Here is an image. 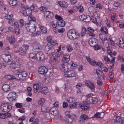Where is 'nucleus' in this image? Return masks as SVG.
<instances>
[{
  "label": "nucleus",
  "mask_w": 124,
  "mask_h": 124,
  "mask_svg": "<svg viewBox=\"0 0 124 124\" xmlns=\"http://www.w3.org/2000/svg\"><path fill=\"white\" fill-rule=\"evenodd\" d=\"M115 15L114 13H112L111 15V18L112 21H114L115 19Z\"/></svg>",
  "instance_id": "obj_61"
},
{
  "label": "nucleus",
  "mask_w": 124,
  "mask_h": 124,
  "mask_svg": "<svg viewBox=\"0 0 124 124\" xmlns=\"http://www.w3.org/2000/svg\"><path fill=\"white\" fill-rule=\"evenodd\" d=\"M14 21V19L12 18L11 19L8 20V23L10 25L15 26L16 25H17L18 23L17 22H15Z\"/></svg>",
  "instance_id": "obj_22"
},
{
  "label": "nucleus",
  "mask_w": 124,
  "mask_h": 124,
  "mask_svg": "<svg viewBox=\"0 0 124 124\" xmlns=\"http://www.w3.org/2000/svg\"><path fill=\"white\" fill-rule=\"evenodd\" d=\"M38 71L40 74H43L47 72V69L45 67H41L39 68Z\"/></svg>",
  "instance_id": "obj_16"
},
{
  "label": "nucleus",
  "mask_w": 124,
  "mask_h": 124,
  "mask_svg": "<svg viewBox=\"0 0 124 124\" xmlns=\"http://www.w3.org/2000/svg\"><path fill=\"white\" fill-rule=\"evenodd\" d=\"M51 55L50 58V61L52 62H55L57 61V58L55 57L54 55V53H52L51 54Z\"/></svg>",
  "instance_id": "obj_29"
},
{
  "label": "nucleus",
  "mask_w": 124,
  "mask_h": 124,
  "mask_svg": "<svg viewBox=\"0 0 124 124\" xmlns=\"http://www.w3.org/2000/svg\"><path fill=\"white\" fill-rule=\"evenodd\" d=\"M95 64L96 65H98L101 68H102L103 66V64L101 62H95Z\"/></svg>",
  "instance_id": "obj_50"
},
{
  "label": "nucleus",
  "mask_w": 124,
  "mask_h": 124,
  "mask_svg": "<svg viewBox=\"0 0 124 124\" xmlns=\"http://www.w3.org/2000/svg\"><path fill=\"white\" fill-rule=\"evenodd\" d=\"M77 105V102H74L73 104L70 105H69L70 108H74L76 107Z\"/></svg>",
  "instance_id": "obj_53"
},
{
  "label": "nucleus",
  "mask_w": 124,
  "mask_h": 124,
  "mask_svg": "<svg viewBox=\"0 0 124 124\" xmlns=\"http://www.w3.org/2000/svg\"><path fill=\"white\" fill-rule=\"evenodd\" d=\"M15 106L17 108H20L22 106V104L19 103H16L15 104Z\"/></svg>",
  "instance_id": "obj_60"
},
{
  "label": "nucleus",
  "mask_w": 124,
  "mask_h": 124,
  "mask_svg": "<svg viewBox=\"0 0 124 124\" xmlns=\"http://www.w3.org/2000/svg\"><path fill=\"white\" fill-rule=\"evenodd\" d=\"M60 68L62 71L64 72V73L66 72L68 69L67 65L66 63L61 64L60 66Z\"/></svg>",
  "instance_id": "obj_17"
},
{
  "label": "nucleus",
  "mask_w": 124,
  "mask_h": 124,
  "mask_svg": "<svg viewBox=\"0 0 124 124\" xmlns=\"http://www.w3.org/2000/svg\"><path fill=\"white\" fill-rule=\"evenodd\" d=\"M92 82L89 80H86L85 81V85L88 87L89 86V85H90Z\"/></svg>",
  "instance_id": "obj_57"
},
{
  "label": "nucleus",
  "mask_w": 124,
  "mask_h": 124,
  "mask_svg": "<svg viewBox=\"0 0 124 124\" xmlns=\"http://www.w3.org/2000/svg\"><path fill=\"white\" fill-rule=\"evenodd\" d=\"M96 70L98 75H101L102 77L103 78L104 74L102 71L98 69H96Z\"/></svg>",
  "instance_id": "obj_35"
},
{
  "label": "nucleus",
  "mask_w": 124,
  "mask_h": 124,
  "mask_svg": "<svg viewBox=\"0 0 124 124\" xmlns=\"http://www.w3.org/2000/svg\"><path fill=\"white\" fill-rule=\"evenodd\" d=\"M52 48V46L49 44H47L45 46V49L47 51H49Z\"/></svg>",
  "instance_id": "obj_46"
},
{
  "label": "nucleus",
  "mask_w": 124,
  "mask_h": 124,
  "mask_svg": "<svg viewBox=\"0 0 124 124\" xmlns=\"http://www.w3.org/2000/svg\"><path fill=\"white\" fill-rule=\"evenodd\" d=\"M64 75L66 77H73L75 76V74L73 71L71 70L68 71L64 73Z\"/></svg>",
  "instance_id": "obj_11"
},
{
  "label": "nucleus",
  "mask_w": 124,
  "mask_h": 124,
  "mask_svg": "<svg viewBox=\"0 0 124 124\" xmlns=\"http://www.w3.org/2000/svg\"><path fill=\"white\" fill-rule=\"evenodd\" d=\"M91 94H89L87 96V101L91 103L95 104L98 101L97 99L95 97H93L91 96Z\"/></svg>",
  "instance_id": "obj_7"
},
{
  "label": "nucleus",
  "mask_w": 124,
  "mask_h": 124,
  "mask_svg": "<svg viewBox=\"0 0 124 124\" xmlns=\"http://www.w3.org/2000/svg\"><path fill=\"white\" fill-rule=\"evenodd\" d=\"M66 116L67 117L66 121L69 123H71L73 119L76 118V115L74 114H72L71 115L69 114H67Z\"/></svg>",
  "instance_id": "obj_9"
},
{
  "label": "nucleus",
  "mask_w": 124,
  "mask_h": 124,
  "mask_svg": "<svg viewBox=\"0 0 124 124\" xmlns=\"http://www.w3.org/2000/svg\"><path fill=\"white\" fill-rule=\"evenodd\" d=\"M5 118L10 117L11 116V114L9 113L6 112L4 113Z\"/></svg>",
  "instance_id": "obj_58"
},
{
  "label": "nucleus",
  "mask_w": 124,
  "mask_h": 124,
  "mask_svg": "<svg viewBox=\"0 0 124 124\" xmlns=\"http://www.w3.org/2000/svg\"><path fill=\"white\" fill-rule=\"evenodd\" d=\"M100 30L101 32H104L106 34H107L108 33L107 31L108 29L105 26L101 27V29Z\"/></svg>",
  "instance_id": "obj_42"
},
{
  "label": "nucleus",
  "mask_w": 124,
  "mask_h": 124,
  "mask_svg": "<svg viewBox=\"0 0 124 124\" xmlns=\"http://www.w3.org/2000/svg\"><path fill=\"white\" fill-rule=\"evenodd\" d=\"M56 23L58 26L62 27H64L65 24V21L62 20H62H58Z\"/></svg>",
  "instance_id": "obj_24"
},
{
  "label": "nucleus",
  "mask_w": 124,
  "mask_h": 124,
  "mask_svg": "<svg viewBox=\"0 0 124 124\" xmlns=\"http://www.w3.org/2000/svg\"><path fill=\"white\" fill-rule=\"evenodd\" d=\"M32 12L29 8H26L24 11L23 14L26 16H28L31 14Z\"/></svg>",
  "instance_id": "obj_20"
},
{
  "label": "nucleus",
  "mask_w": 124,
  "mask_h": 124,
  "mask_svg": "<svg viewBox=\"0 0 124 124\" xmlns=\"http://www.w3.org/2000/svg\"><path fill=\"white\" fill-rule=\"evenodd\" d=\"M39 28L42 32L45 33L47 32V30L46 28L44 26H40Z\"/></svg>",
  "instance_id": "obj_45"
},
{
  "label": "nucleus",
  "mask_w": 124,
  "mask_h": 124,
  "mask_svg": "<svg viewBox=\"0 0 124 124\" xmlns=\"http://www.w3.org/2000/svg\"><path fill=\"white\" fill-rule=\"evenodd\" d=\"M89 32H94V30L91 27H88L87 28Z\"/></svg>",
  "instance_id": "obj_63"
},
{
  "label": "nucleus",
  "mask_w": 124,
  "mask_h": 124,
  "mask_svg": "<svg viewBox=\"0 0 124 124\" xmlns=\"http://www.w3.org/2000/svg\"><path fill=\"white\" fill-rule=\"evenodd\" d=\"M86 29L85 27H83L82 29V32L81 33V36H84L86 33Z\"/></svg>",
  "instance_id": "obj_37"
},
{
  "label": "nucleus",
  "mask_w": 124,
  "mask_h": 124,
  "mask_svg": "<svg viewBox=\"0 0 124 124\" xmlns=\"http://www.w3.org/2000/svg\"><path fill=\"white\" fill-rule=\"evenodd\" d=\"M59 4L60 6L63 7H67L68 6V4L65 1L59 2Z\"/></svg>",
  "instance_id": "obj_31"
},
{
  "label": "nucleus",
  "mask_w": 124,
  "mask_h": 124,
  "mask_svg": "<svg viewBox=\"0 0 124 124\" xmlns=\"http://www.w3.org/2000/svg\"><path fill=\"white\" fill-rule=\"evenodd\" d=\"M80 121L82 122H84L86 119H89V117L85 114H82L80 116Z\"/></svg>",
  "instance_id": "obj_21"
},
{
  "label": "nucleus",
  "mask_w": 124,
  "mask_h": 124,
  "mask_svg": "<svg viewBox=\"0 0 124 124\" xmlns=\"http://www.w3.org/2000/svg\"><path fill=\"white\" fill-rule=\"evenodd\" d=\"M17 72L21 73L22 76L24 77H26L27 75V72L24 70H22L21 69H20Z\"/></svg>",
  "instance_id": "obj_23"
},
{
  "label": "nucleus",
  "mask_w": 124,
  "mask_h": 124,
  "mask_svg": "<svg viewBox=\"0 0 124 124\" xmlns=\"http://www.w3.org/2000/svg\"><path fill=\"white\" fill-rule=\"evenodd\" d=\"M20 61L17 60L15 61L14 62L11 63L10 65V67L12 69L14 70L17 71L20 69Z\"/></svg>",
  "instance_id": "obj_4"
},
{
  "label": "nucleus",
  "mask_w": 124,
  "mask_h": 124,
  "mask_svg": "<svg viewBox=\"0 0 124 124\" xmlns=\"http://www.w3.org/2000/svg\"><path fill=\"white\" fill-rule=\"evenodd\" d=\"M88 87L92 91H93L94 90L95 87L94 84L92 83L90 85H89V86Z\"/></svg>",
  "instance_id": "obj_52"
},
{
  "label": "nucleus",
  "mask_w": 124,
  "mask_h": 124,
  "mask_svg": "<svg viewBox=\"0 0 124 124\" xmlns=\"http://www.w3.org/2000/svg\"><path fill=\"white\" fill-rule=\"evenodd\" d=\"M28 20L30 21H32L35 22L36 19L33 16H30L28 18Z\"/></svg>",
  "instance_id": "obj_44"
},
{
  "label": "nucleus",
  "mask_w": 124,
  "mask_h": 124,
  "mask_svg": "<svg viewBox=\"0 0 124 124\" xmlns=\"http://www.w3.org/2000/svg\"><path fill=\"white\" fill-rule=\"evenodd\" d=\"M99 35L101 39L102 42H105V41H108L106 36L105 35L100 34Z\"/></svg>",
  "instance_id": "obj_25"
},
{
  "label": "nucleus",
  "mask_w": 124,
  "mask_h": 124,
  "mask_svg": "<svg viewBox=\"0 0 124 124\" xmlns=\"http://www.w3.org/2000/svg\"><path fill=\"white\" fill-rule=\"evenodd\" d=\"M78 10L80 13L83 12L84 11V8L82 5H80L78 7Z\"/></svg>",
  "instance_id": "obj_47"
},
{
  "label": "nucleus",
  "mask_w": 124,
  "mask_h": 124,
  "mask_svg": "<svg viewBox=\"0 0 124 124\" xmlns=\"http://www.w3.org/2000/svg\"><path fill=\"white\" fill-rule=\"evenodd\" d=\"M65 88L66 89L68 90H71V87L69 84H67L65 86Z\"/></svg>",
  "instance_id": "obj_64"
},
{
  "label": "nucleus",
  "mask_w": 124,
  "mask_h": 124,
  "mask_svg": "<svg viewBox=\"0 0 124 124\" xmlns=\"http://www.w3.org/2000/svg\"><path fill=\"white\" fill-rule=\"evenodd\" d=\"M13 16L12 14H11L10 15H7L5 16V17L6 19L9 20L12 18V17Z\"/></svg>",
  "instance_id": "obj_51"
},
{
  "label": "nucleus",
  "mask_w": 124,
  "mask_h": 124,
  "mask_svg": "<svg viewBox=\"0 0 124 124\" xmlns=\"http://www.w3.org/2000/svg\"><path fill=\"white\" fill-rule=\"evenodd\" d=\"M119 42L118 44L119 46L122 48H124V40L122 38H120L118 39Z\"/></svg>",
  "instance_id": "obj_18"
},
{
  "label": "nucleus",
  "mask_w": 124,
  "mask_h": 124,
  "mask_svg": "<svg viewBox=\"0 0 124 124\" xmlns=\"http://www.w3.org/2000/svg\"><path fill=\"white\" fill-rule=\"evenodd\" d=\"M95 8V7L92 6L89 8L88 9L89 12L90 13H93L94 12Z\"/></svg>",
  "instance_id": "obj_43"
},
{
  "label": "nucleus",
  "mask_w": 124,
  "mask_h": 124,
  "mask_svg": "<svg viewBox=\"0 0 124 124\" xmlns=\"http://www.w3.org/2000/svg\"><path fill=\"white\" fill-rule=\"evenodd\" d=\"M36 23L35 22L34 23L29 22L26 23L25 26L28 32L33 33L36 31Z\"/></svg>",
  "instance_id": "obj_2"
},
{
  "label": "nucleus",
  "mask_w": 124,
  "mask_h": 124,
  "mask_svg": "<svg viewBox=\"0 0 124 124\" xmlns=\"http://www.w3.org/2000/svg\"><path fill=\"white\" fill-rule=\"evenodd\" d=\"M33 48L34 49H40L41 48L40 44L38 43H35L33 45Z\"/></svg>",
  "instance_id": "obj_32"
},
{
  "label": "nucleus",
  "mask_w": 124,
  "mask_h": 124,
  "mask_svg": "<svg viewBox=\"0 0 124 124\" xmlns=\"http://www.w3.org/2000/svg\"><path fill=\"white\" fill-rule=\"evenodd\" d=\"M93 49L96 50H98L100 49V46L98 44L93 46Z\"/></svg>",
  "instance_id": "obj_59"
},
{
  "label": "nucleus",
  "mask_w": 124,
  "mask_h": 124,
  "mask_svg": "<svg viewBox=\"0 0 124 124\" xmlns=\"http://www.w3.org/2000/svg\"><path fill=\"white\" fill-rule=\"evenodd\" d=\"M113 119L115 121L117 122H119L121 120V119L119 116H114L113 117Z\"/></svg>",
  "instance_id": "obj_39"
},
{
  "label": "nucleus",
  "mask_w": 124,
  "mask_h": 124,
  "mask_svg": "<svg viewBox=\"0 0 124 124\" xmlns=\"http://www.w3.org/2000/svg\"><path fill=\"white\" fill-rule=\"evenodd\" d=\"M63 58L62 59L63 61L65 62H68L70 60V56L69 54L67 53L64 54V55H63Z\"/></svg>",
  "instance_id": "obj_14"
},
{
  "label": "nucleus",
  "mask_w": 124,
  "mask_h": 124,
  "mask_svg": "<svg viewBox=\"0 0 124 124\" xmlns=\"http://www.w3.org/2000/svg\"><path fill=\"white\" fill-rule=\"evenodd\" d=\"M14 77H15L16 78L18 79H21L22 78V75L21 74H16L15 75Z\"/></svg>",
  "instance_id": "obj_49"
},
{
  "label": "nucleus",
  "mask_w": 124,
  "mask_h": 124,
  "mask_svg": "<svg viewBox=\"0 0 124 124\" xmlns=\"http://www.w3.org/2000/svg\"><path fill=\"white\" fill-rule=\"evenodd\" d=\"M16 97V93L14 92H11L9 93L7 96V98L10 101H12L15 99Z\"/></svg>",
  "instance_id": "obj_10"
},
{
  "label": "nucleus",
  "mask_w": 124,
  "mask_h": 124,
  "mask_svg": "<svg viewBox=\"0 0 124 124\" xmlns=\"http://www.w3.org/2000/svg\"><path fill=\"white\" fill-rule=\"evenodd\" d=\"M8 40L10 43H13L15 41V39L13 36H11L9 38Z\"/></svg>",
  "instance_id": "obj_38"
},
{
  "label": "nucleus",
  "mask_w": 124,
  "mask_h": 124,
  "mask_svg": "<svg viewBox=\"0 0 124 124\" xmlns=\"http://www.w3.org/2000/svg\"><path fill=\"white\" fill-rule=\"evenodd\" d=\"M79 18L82 20L85 21V22H88L90 20V17L88 15H83L79 16Z\"/></svg>",
  "instance_id": "obj_13"
},
{
  "label": "nucleus",
  "mask_w": 124,
  "mask_h": 124,
  "mask_svg": "<svg viewBox=\"0 0 124 124\" xmlns=\"http://www.w3.org/2000/svg\"><path fill=\"white\" fill-rule=\"evenodd\" d=\"M54 53V55L56 57H59L60 56H62L64 55V52L63 51H61L60 53L59 51H55Z\"/></svg>",
  "instance_id": "obj_19"
},
{
  "label": "nucleus",
  "mask_w": 124,
  "mask_h": 124,
  "mask_svg": "<svg viewBox=\"0 0 124 124\" xmlns=\"http://www.w3.org/2000/svg\"><path fill=\"white\" fill-rule=\"evenodd\" d=\"M50 111L52 115L54 116L57 115L58 113V111L54 109V107L50 109Z\"/></svg>",
  "instance_id": "obj_27"
},
{
  "label": "nucleus",
  "mask_w": 124,
  "mask_h": 124,
  "mask_svg": "<svg viewBox=\"0 0 124 124\" xmlns=\"http://www.w3.org/2000/svg\"><path fill=\"white\" fill-rule=\"evenodd\" d=\"M104 114L103 112H97L92 117V118H102L104 116Z\"/></svg>",
  "instance_id": "obj_15"
},
{
  "label": "nucleus",
  "mask_w": 124,
  "mask_h": 124,
  "mask_svg": "<svg viewBox=\"0 0 124 124\" xmlns=\"http://www.w3.org/2000/svg\"><path fill=\"white\" fill-rule=\"evenodd\" d=\"M19 23L20 24V27H22L24 24V21L23 19H21L20 20Z\"/></svg>",
  "instance_id": "obj_56"
},
{
  "label": "nucleus",
  "mask_w": 124,
  "mask_h": 124,
  "mask_svg": "<svg viewBox=\"0 0 124 124\" xmlns=\"http://www.w3.org/2000/svg\"><path fill=\"white\" fill-rule=\"evenodd\" d=\"M67 36L70 39H75L78 38L79 36V33L74 29H71L68 32Z\"/></svg>",
  "instance_id": "obj_3"
},
{
  "label": "nucleus",
  "mask_w": 124,
  "mask_h": 124,
  "mask_svg": "<svg viewBox=\"0 0 124 124\" xmlns=\"http://www.w3.org/2000/svg\"><path fill=\"white\" fill-rule=\"evenodd\" d=\"M53 13L51 12L47 11L44 13V16L47 20H50L52 19L54 17Z\"/></svg>",
  "instance_id": "obj_8"
},
{
  "label": "nucleus",
  "mask_w": 124,
  "mask_h": 124,
  "mask_svg": "<svg viewBox=\"0 0 124 124\" xmlns=\"http://www.w3.org/2000/svg\"><path fill=\"white\" fill-rule=\"evenodd\" d=\"M5 78L8 79H12L14 78V77H13L12 75H9L6 76H5Z\"/></svg>",
  "instance_id": "obj_55"
},
{
  "label": "nucleus",
  "mask_w": 124,
  "mask_h": 124,
  "mask_svg": "<svg viewBox=\"0 0 124 124\" xmlns=\"http://www.w3.org/2000/svg\"><path fill=\"white\" fill-rule=\"evenodd\" d=\"M33 87L34 89V92H38L39 93L38 90L41 88V87L39 84H34L33 85Z\"/></svg>",
  "instance_id": "obj_26"
},
{
  "label": "nucleus",
  "mask_w": 124,
  "mask_h": 124,
  "mask_svg": "<svg viewBox=\"0 0 124 124\" xmlns=\"http://www.w3.org/2000/svg\"><path fill=\"white\" fill-rule=\"evenodd\" d=\"M39 93H41L43 95H45L47 94L48 92V88L46 87H41L38 90Z\"/></svg>",
  "instance_id": "obj_12"
},
{
  "label": "nucleus",
  "mask_w": 124,
  "mask_h": 124,
  "mask_svg": "<svg viewBox=\"0 0 124 124\" xmlns=\"http://www.w3.org/2000/svg\"><path fill=\"white\" fill-rule=\"evenodd\" d=\"M39 119L37 118H36L35 119V121L32 122L31 124H39Z\"/></svg>",
  "instance_id": "obj_62"
},
{
  "label": "nucleus",
  "mask_w": 124,
  "mask_h": 124,
  "mask_svg": "<svg viewBox=\"0 0 124 124\" xmlns=\"http://www.w3.org/2000/svg\"><path fill=\"white\" fill-rule=\"evenodd\" d=\"M89 105L88 104H83L81 105V108L83 110H86L89 108Z\"/></svg>",
  "instance_id": "obj_36"
},
{
  "label": "nucleus",
  "mask_w": 124,
  "mask_h": 124,
  "mask_svg": "<svg viewBox=\"0 0 124 124\" xmlns=\"http://www.w3.org/2000/svg\"><path fill=\"white\" fill-rule=\"evenodd\" d=\"M15 31L16 34H19L20 32V30L19 28L18 24L14 26Z\"/></svg>",
  "instance_id": "obj_33"
},
{
  "label": "nucleus",
  "mask_w": 124,
  "mask_h": 124,
  "mask_svg": "<svg viewBox=\"0 0 124 124\" xmlns=\"http://www.w3.org/2000/svg\"><path fill=\"white\" fill-rule=\"evenodd\" d=\"M8 31V27H5L3 29L1 30V32H0V33L2 34L3 33L7 32Z\"/></svg>",
  "instance_id": "obj_41"
},
{
  "label": "nucleus",
  "mask_w": 124,
  "mask_h": 124,
  "mask_svg": "<svg viewBox=\"0 0 124 124\" xmlns=\"http://www.w3.org/2000/svg\"><path fill=\"white\" fill-rule=\"evenodd\" d=\"M93 39H90L89 41L88 42L90 45L91 46H93L95 42L93 41Z\"/></svg>",
  "instance_id": "obj_48"
},
{
  "label": "nucleus",
  "mask_w": 124,
  "mask_h": 124,
  "mask_svg": "<svg viewBox=\"0 0 124 124\" xmlns=\"http://www.w3.org/2000/svg\"><path fill=\"white\" fill-rule=\"evenodd\" d=\"M9 4L12 6H15L17 5V1L16 0H9L8 1Z\"/></svg>",
  "instance_id": "obj_30"
},
{
  "label": "nucleus",
  "mask_w": 124,
  "mask_h": 124,
  "mask_svg": "<svg viewBox=\"0 0 124 124\" xmlns=\"http://www.w3.org/2000/svg\"><path fill=\"white\" fill-rule=\"evenodd\" d=\"M45 100L43 98H41L39 99L38 101L39 105H42L45 102Z\"/></svg>",
  "instance_id": "obj_40"
},
{
  "label": "nucleus",
  "mask_w": 124,
  "mask_h": 124,
  "mask_svg": "<svg viewBox=\"0 0 124 124\" xmlns=\"http://www.w3.org/2000/svg\"><path fill=\"white\" fill-rule=\"evenodd\" d=\"M75 101V99L74 98H70L67 100V101L69 103H72Z\"/></svg>",
  "instance_id": "obj_54"
},
{
  "label": "nucleus",
  "mask_w": 124,
  "mask_h": 124,
  "mask_svg": "<svg viewBox=\"0 0 124 124\" xmlns=\"http://www.w3.org/2000/svg\"><path fill=\"white\" fill-rule=\"evenodd\" d=\"M29 47L28 45H23L19 48L18 52L21 55L24 54L26 52V51L28 49Z\"/></svg>",
  "instance_id": "obj_6"
},
{
  "label": "nucleus",
  "mask_w": 124,
  "mask_h": 124,
  "mask_svg": "<svg viewBox=\"0 0 124 124\" xmlns=\"http://www.w3.org/2000/svg\"><path fill=\"white\" fill-rule=\"evenodd\" d=\"M12 108L10 105H8L7 103H2L1 107V109L4 112L9 111L12 109Z\"/></svg>",
  "instance_id": "obj_5"
},
{
  "label": "nucleus",
  "mask_w": 124,
  "mask_h": 124,
  "mask_svg": "<svg viewBox=\"0 0 124 124\" xmlns=\"http://www.w3.org/2000/svg\"><path fill=\"white\" fill-rule=\"evenodd\" d=\"M3 90L5 92L9 91L10 90V86L8 85H4L2 87Z\"/></svg>",
  "instance_id": "obj_28"
},
{
  "label": "nucleus",
  "mask_w": 124,
  "mask_h": 124,
  "mask_svg": "<svg viewBox=\"0 0 124 124\" xmlns=\"http://www.w3.org/2000/svg\"><path fill=\"white\" fill-rule=\"evenodd\" d=\"M29 57L31 60L32 62H35L37 60L41 61L45 58L44 55L41 52L37 53L36 54L31 53L29 55Z\"/></svg>",
  "instance_id": "obj_1"
},
{
  "label": "nucleus",
  "mask_w": 124,
  "mask_h": 124,
  "mask_svg": "<svg viewBox=\"0 0 124 124\" xmlns=\"http://www.w3.org/2000/svg\"><path fill=\"white\" fill-rule=\"evenodd\" d=\"M66 48L67 51L69 52H71L73 49L72 47L69 44H68L67 45Z\"/></svg>",
  "instance_id": "obj_34"
}]
</instances>
